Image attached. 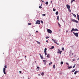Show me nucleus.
I'll return each instance as SVG.
<instances>
[{"label": "nucleus", "instance_id": "1", "mask_svg": "<svg viewBox=\"0 0 79 79\" xmlns=\"http://www.w3.org/2000/svg\"><path fill=\"white\" fill-rule=\"evenodd\" d=\"M6 65L5 66V68H3V72L4 74H6V72H5V70H6V69L5 68H7V67H6Z\"/></svg>", "mask_w": 79, "mask_h": 79}, {"label": "nucleus", "instance_id": "2", "mask_svg": "<svg viewBox=\"0 0 79 79\" xmlns=\"http://www.w3.org/2000/svg\"><path fill=\"white\" fill-rule=\"evenodd\" d=\"M71 21H73V22H75V23H79L78 21L73 19H71Z\"/></svg>", "mask_w": 79, "mask_h": 79}, {"label": "nucleus", "instance_id": "3", "mask_svg": "<svg viewBox=\"0 0 79 79\" xmlns=\"http://www.w3.org/2000/svg\"><path fill=\"white\" fill-rule=\"evenodd\" d=\"M78 31V30L76 28L75 29H74V28H72V30L71 31V32H73V31Z\"/></svg>", "mask_w": 79, "mask_h": 79}, {"label": "nucleus", "instance_id": "4", "mask_svg": "<svg viewBox=\"0 0 79 79\" xmlns=\"http://www.w3.org/2000/svg\"><path fill=\"white\" fill-rule=\"evenodd\" d=\"M47 31L48 32V33H49V34H52V30H50V29H47Z\"/></svg>", "mask_w": 79, "mask_h": 79}, {"label": "nucleus", "instance_id": "5", "mask_svg": "<svg viewBox=\"0 0 79 79\" xmlns=\"http://www.w3.org/2000/svg\"><path fill=\"white\" fill-rule=\"evenodd\" d=\"M73 34L76 36V37H78V35H79V34L78 33H75L74 32H73Z\"/></svg>", "mask_w": 79, "mask_h": 79}, {"label": "nucleus", "instance_id": "6", "mask_svg": "<svg viewBox=\"0 0 79 79\" xmlns=\"http://www.w3.org/2000/svg\"><path fill=\"white\" fill-rule=\"evenodd\" d=\"M40 20H37L36 22V24H40Z\"/></svg>", "mask_w": 79, "mask_h": 79}, {"label": "nucleus", "instance_id": "7", "mask_svg": "<svg viewBox=\"0 0 79 79\" xmlns=\"http://www.w3.org/2000/svg\"><path fill=\"white\" fill-rule=\"evenodd\" d=\"M66 6L67 8H68V9H70V6L69 5H66Z\"/></svg>", "mask_w": 79, "mask_h": 79}, {"label": "nucleus", "instance_id": "8", "mask_svg": "<svg viewBox=\"0 0 79 79\" xmlns=\"http://www.w3.org/2000/svg\"><path fill=\"white\" fill-rule=\"evenodd\" d=\"M77 18L78 20V21H79V15H78V14H77Z\"/></svg>", "mask_w": 79, "mask_h": 79}, {"label": "nucleus", "instance_id": "9", "mask_svg": "<svg viewBox=\"0 0 79 79\" xmlns=\"http://www.w3.org/2000/svg\"><path fill=\"white\" fill-rule=\"evenodd\" d=\"M43 62L44 63V64H46V63H47V61L45 60H43Z\"/></svg>", "mask_w": 79, "mask_h": 79}, {"label": "nucleus", "instance_id": "10", "mask_svg": "<svg viewBox=\"0 0 79 79\" xmlns=\"http://www.w3.org/2000/svg\"><path fill=\"white\" fill-rule=\"evenodd\" d=\"M39 55H40L41 59H43V58H44V57H43V56H42V55H41V54H39Z\"/></svg>", "mask_w": 79, "mask_h": 79}, {"label": "nucleus", "instance_id": "11", "mask_svg": "<svg viewBox=\"0 0 79 79\" xmlns=\"http://www.w3.org/2000/svg\"><path fill=\"white\" fill-rule=\"evenodd\" d=\"M62 52V51H60L59 52H57V53H60V54H61V52Z\"/></svg>", "mask_w": 79, "mask_h": 79}, {"label": "nucleus", "instance_id": "12", "mask_svg": "<svg viewBox=\"0 0 79 79\" xmlns=\"http://www.w3.org/2000/svg\"><path fill=\"white\" fill-rule=\"evenodd\" d=\"M47 58H50V54H49L47 55Z\"/></svg>", "mask_w": 79, "mask_h": 79}, {"label": "nucleus", "instance_id": "13", "mask_svg": "<svg viewBox=\"0 0 79 79\" xmlns=\"http://www.w3.org/2000/svg\"><path fill=\"white\" fill-rule=\"evenodd\" d=\"M52 40L54 42V43H55L56 44H57V42H56V41H55L53 40V39H52Z\"/></svg>", "mask_w": 79, "mask_h": 79}, {"label": "nucleus", "instance_id": "14", "mask_svg": "<svg viewBox=\"0 0 79 79\" xmlns=\"http://www.w3.org/2000/svg\"><path fill=\"white\" fill-rule=\"evenodd\" d=\"M77 73H78V71H76L75 72L74 74L76 75V74H77Z\"/></svg>", "mask_w": 79, "mask_h": 79}, {"label": "nucleus", "instance_id": "15", "mask_svg": "<svg viewBox=\"0 0 79 79\" xmlns=\"http://www.w3.org/2000/svg\"><path fill=\"white\" fill-rule=\"evenodd\" d=\"M56 15H58V11H57L56 12Z\"/></svg>", "mask_w": 79, "mask_h": 79}, {"label": "nucleus", "instance_id": "16", "mask_svg": "<svg viewBox=\"0 0 79 79\" xmlns=\"http://www.w3.org/2000/svg\"><path fill=\"white\" fill-rule=\"evenodd\" d=\"M38 44L39 45H40V42L36 41Z\"/></svg>", "mask_w": 79, "mask_h": 79}, {"label": "nucleus", "instance_id": "17", "mask_svg": "<svg viewBox=\"0 0 79 79\" xmlns=\"http://www.w3.org/2000/svg\"><path fill=\"white\" fill-rule=\"evenodd\" d=\"M75 0H72L71 2V3L72 4L73 2H74Z\"/></svg>", "mask_w": 79, "mask_h": 79}, {"label": "nucleus", "instance_id": "18", "mask_svg": "<svg viewBox=\"0 0 79 79\" xmlns=\"http://www.w3.org/2000/svg\"><path fill=\"white\" fill-rule=\"evenodd\" d=\"M45 74H44V72H43L41 73V75L42 76H44Z\"/></svg>", "mask_w": 79, "mask_h": 79}, {"label": "nucleus", "instance_id": "19", "mask_svg": "<svg viewBox=\"0 0 79 79\" xmlns=\"http://www.w3.org/2000/svg\"><path fill=\"white\" fill-rule=\"evenodd\" d=\"M73 16L75 17V18H76V15L75 14H74L73 13Z\"/></svg>", "mask_w": 79, "mask_h": 79}, {"label": "nucleus", "instance_id": "20", "mask_svg": "<svg viewBox=\"0 0 79 79\" xmlns=\"http://www.w3.org/2000/svg\"><path fill=\"white\" fill-rule=\"evenodd\" d=\"M57 18L58 21H59V16H57Z\"/></svg>", "mask_w": 79, "mask_h": 79}, {"label": "nucleus", "instance_id": "21", "mask_svg": "<svg viewBox=\"0 0 79 79\" xmlns=\"http://www.w3.org/2000/svg\"><path fill=\"white\" fill-rule=\"evenodd\" d=\"M76 71V70H75V69H73V70L72 71V73H73V72H74V71Z\"/></svg>", "mask_w": 79, "mask_h": 79}, {"label": "nucleus", "instance_id": "22", "mask_svg": "<svg viewBox=\"0 0 79 79\" xmlns=\"http://www.w3.org/2000/svg\"><path fill=\"white\" fill-rule=\"evenodd\" d=\"M46 5H48V2H46L45 3Z\"/></svg>", "mask_w": 79, "mask_h": 79}, {"label": "nucleus", "instance_id": "23", "mask_svg": "<svg viewBox=\"0 0 79 79\" xmlns=\"http://www.w3.org/2000/svg\"><path fill=\"white\" fill-rule=\"evenodd\" d=\"M72 66H71L70 67H69L68 69H71V68H72Z\"/></svg>", "mask_w": 79, "mask_h": 79}, {"label": "nucleus", "instance_id": "24", "mask_svg": "<svg viewBox=\"0 0 79 79\" xmlns=\"http://www.w3.org/2000/svg\"><path fill=\"white\" fill-rule=\"evenodd\" d=\"M47 51V48H45L44 49V52H46Z\"/></svg>", "mask_w": 79, "mask_h": 79}, {"label": "nucleus", "instance_id": "25", "mask_svg": "<svg viewBox=\"0 0 79 79\" xmlns=\"http://www.w3.org/2000/svg\"><path fill=\"white\" fill-rule=\"evenodd\" d=\"M52 64V62H51L49 64V66H50V65H51V64Z\"/></svg>", "mask_w": 79, "mask_h": 79}, {"label": "nucleus", "instance_id": "26", "mask_svg": "<svg viewBox=\"0 0 79 79\" xmlns=\"http://www.w3.org/2000/svg\"><path fill=\"white\" fill-rule=\"evenodd\" d=\"M42 8L41 6H39V8H40V9H41Z\"/></svg>", "mask_w": 79, "mask_h": 79}, {"label": "nucleus", "instance_id": "27", "mask_svg": "<svg viewBox=\"0 0 79 79\" xmlns=\"http://www.w3.org/2000/svg\"><path fill=\"white\" fill-rule=\"evenodd\" d=\"M37 68L38 69H40V67L39 66H37Z\"/></svg>", "mask_w": 79, "mask_h": 79}, {"label": "nucleus", "instance_id": "28", "mask_svg": "<svg viewBox=\"0 0 79 79\" xmlns=\"http://www.w3.org/2000/svg\"><path fill=\"white\" fill-rule=\"evenodd\" d=\"M53 10L54 11H56V9H55V8H53Z\"/></svg>", "mask_w": 79, "mask_h": 79}, {"label": "nucleus", "instance_id": "29", "mask_svg": "<svg viewBox=\"0 0 79 79\" xmlns=\"http://www.w3.org/2000/svg\"><path fill=\"white\" fill-rule=\"evenodd\" d=\"M62 50H63V51L64 50V47H62Z\"/></svg>", "mask_w": 79, "mask_h": 79}, {"label": "nucleus", "instance_id": "30", "mask_svg": "<svg viewBox=\"0 0 79 79\" xmlns=\"http://www.w3.org/2000/svg\"><path fill=\"white\" fill-rule=\"evenodd\" d=\"M54 48H55V47L54 46H52L51 47V49H53Z\"/></svg>", "mask_w": 79, "mask_h": 79}, {"label": "nucleus", "instance_id": "31", "mask_svg": "<svg viewBox=\"0 0 79 79\" xmlns=\"http://www.w3.org/2000/svg\"><path fill=\"white\" fill-rule=\"evenodd\" d=\"M60 64H63V62L61 61V62H60Z\"/></svg>", "mask_w": 79, "mask_h": 79}, {"label": "nucleus", "instance_id": "32", "mask_svg": "<svg viewBox=\"0 0 79 79\" xmlns=\"http://www.w3.org/2000/svg\"><path fill=\"white\" fill-rule=\"evenodd\" d=\"M53 68H54L55 69V65H53Z\"/></svg>", "mask_w": 79, "mask_h": 79}, {"label": "nucleus", "instance_id": "33", "mask_svg": "<svg viewBox=\"0 0 79 79\" xmlns=\"http://www.w3.org/2000/svg\"><path fill=\"white\" fill-rule=\"evenodd\" d=\"M69 10V12H71V10H70V9H68Z\"/></svg>", "mask_w": 79, "mask_h": 79}, {"label": "nucleus", "instance_id": "34", "mask_svg": "<svg viewBox=\"0 0 79 79\" xmlns=\"http://www.w3.org/2000/svg\"><path fill=\"white\" fill-rule=\"evenodd\" d=\"M31 24H32V23H28V25H31Z\"/></svg>", "mask_w": 79, "mask_h": 79}, {"label": "nucleus", "instance_id": "35", "mask_svg": "<svg viewBox=\"0 0 79 79\" xmlns=\"http://www.w3.org/2000/svg\"><path fill=\"white\" fill-rule=\"evenodd\" d=\"M45 55H47V52H44Z\"/></svg>", "mask_w": 79, "mask_h": 79}, {"label": "nucleus", "instance_id": "36", "mask_svg": "<svg viewBox=\"0 0 79 79\" xmlns=\"http://www.w3.org/2000/svg\"><path fill=\"white\" fill-rule=\"evenodd\" d=\"M75 66H76V64H75L74 66L73 67V68H75Z\"/></svg>", "mask_w": 79, "mask_h": 79}, {"label": "nucleus", "instance_id": "37", "mask_svg": "<svg viewBox=\"0 0 79 79\" xmlns=\"http://www.w3.org/2000/svg\"><path fill=\"white\" fill-rule=\"evenodd\" d=\"M41 23H42V24H43L44 23V22L42 21H41Z\"/></svg>", "mask_w": 79, "mask_h": 79}, {"label": "nucleus", "instance_id": "38", "mask_svg": "<svg viewBox=\"0 0 79 79\" xmlns=\"http://www.w3.org/2000/svg\"><path fill=\"white\" fill-rule=\"evenodd\" d=\"M48 38H49V37H48V36L46 37V39H48Z\"/></svg>", "mask_w": 79, "mask_h": 79}, {"label": "nucleus", "instance_id": "39", "mask_svg": "<svg viewBox=\"0 0 79 79\" xmlns=\"http://www.w3.org/2000/svg\"><path fill=\"white\" fill-rule=\"evenodd\" d=\"M58 25H59V27H60L61 25H60V23H58Z\"/></svg>", "mask_w": 79, "mask_h": 79}, {"label": "nucleus", "instance_id": "40", "mask_svg": "<svg viewBox=\"0 0 79 79\" xmlns=\"http://www.w3.org/2000/svg\"><path fill=\"white\" fill-rule=\"evenodd\" d=\"M66 64H67V65H69V64H68V63H66Z\"/></svg>", "mask_w": 79, "mask_h": 79}, {"label": "nucleus", "instance_id": "41", "mask_svg": "<svg viewBox=\"0 0 79 79\" xmlns=\"http://www.w3.org/2000/svg\"><path fill=\"white\" fill-rule=\"evenodd\" d=\"M60 49H58V52H60Z\"/></svg>", "mask_w": 79, "mask_h": 79}, {"label": "nucleus", "instance_id": "42", "mask_svg": "<svg viewBox=\"0 0 79 79\" xmlns=\"http://www.w3.org/2000/svg\"><path fill=\"white\" fill-rule=\"evenodd\" d=\"M22 73V71H19V73Z\"/></svg>", "mask_w": 79, "mask_h": 79}, {"label": "nucleus", "instance_id": "43", "mask_svg": "<svg viewBox=\"0 0 79 79\" xmlns=\"http://www.w3.org/2000/svg\"><path fill=\"white\" fill-rule=\"evenodd\" d=\"M41 2H43V3H44V1H42V0H41Z\"/></svg>", "mask_w": 79, "mask_h": 79}, {"label": "nucleus", "instance_id": "44", "mask_svg": "<svg viewBox=\"0 0 79 79\" xmlns=\"http://www.w3.org/2000/svg\"><path fill=\"white\" fill-rule=\"evenodd\" d=\"M46 42L48 43V40H46Z\"/></svg>", "mask_w": 79, "mask_h": 79}, {"label": "nucleus", "instance_id": "45", "mask_svg": "<svg viewBox=\"0 0 79 79\" xmlns=\"http://www.w3.org/2000/svg\"><path fill=\"white\" fill-rule=\"evenodd\" d=\"M45 15H46L45 14H43V16H45Z\"/></svg>", "mask_w": 79, "mask_h": 79}, {"label": "nucleus", "instance_id": "46", "mask_svg": "<svg viewBox=\"0 0 79 79\" xmlns=\"http://www.w3.org/2000/svg\"><path fill=\"white\" fill-rule=\"evenodd\" d=\"M51 3H52V1H51Z\"/></svg>", "mask_w": 79, "mask_h": 79}, {"label": "nucleus", "instance_id": "47", "mask_svg": "<svg viewBox=\"0 0 79 79\" xmlns=\"http://www.w3.org/2000/svg\"><path fill=\"white\" fill-rule=\"evenodd\" d=\"M56 44H57V45H59V44H58V43H56Z\"/></svg>", "mask_w": 79, "mask_h": 79}, {"label": "nucleus", "instance_id": "48", "mask_svg": "<svg viewBox=\"0 0 79 79\" xmlns=\"http://www.w3.org/2000/svg\"><path fill=\"white\" fill-rule=\"evenodd\" d=\"M73 54H74V53H73L72 54V55H73Z\"/></svg>", "mask_w": 79, "mask_h": 79}, {"label": "nucleus", "instance_id": "49", "mask_svg": "<svg viewBox=\"0 0 79 79\" xmlns=\"http://www.w3.org/2000/svg\"><path fill=\"white\" fill-rule=\"evenodd\" d=\"M73 61H74V59L73 60Z\"/></svg>", "mask_w": 79, "mask_h": 79}, {"label": "nucleus", "instance_id": "50", "mask_svg": "<svg viewBox=\"0 0 79 79\" xmlns=\"http://www.w3.org/2000/svg\"><path fill=\"white\" fill-rule=\"evenodd\" d=\"M25 58H26V56H25Z\"/></svg>", "mask_w": 79, "mask_h": 79}, {"label": "nucleus", "instance_id": "51", "mask_svg": "<svg viewBox=\"0 0 79 79\" xmlns=\"http://www.w3.org/2000/svg\"><path fill=\"white\" fill-rule=\"evenodd\" d=\"M28 79H30V78H29V77H28Z\"/></svg>", "mask_w": 79, "mask_h": 79}, {"label": "nucleus", "instance_id": "52", "mask_svg": "<svg viewBox=\"0 0 79 79\" xmlns=\"http://www.w3.org/2000/svg\"><path fill=\"white\" fill-rule=\"evenodd\" d=\"M36 32H38V31H36Z\"/></svg>", "mask_w": 79, "mask_h": 79}, {"label": "nucleus", "instance_id": "53", "mask_svg": "<svg viewBox=\"0 0 79 79\" xmlns=\"http://www.w3.org/2000/svg\"><path fill=\"white\" fill-rule=\"evenodd\" d=\"M41 6H42V4H41Z\"/></svg>", "mask_w": 79, "mask_h": 79}, {"label": "nucleus", "instance_id": "54", "mask_svg": "<svg viewBox=\"0 0 79 79\" xmlns=\"http://www.w3.org/2000/svg\"><path fill=\"white\" fill-rule=\"evenodd\" d=\"M38 75H39V76H40V74H39Z\"/></svg>", "mask_w": 79, "mask_h": 79}, {"label": "nucleus", "instance_id": "55", "mask_svg": "<svg viewBox=\"0 0 79 79\" xmlns=\"http://www.w3.org/2000/svg\"><path fill=\"white\" fill-rule=\"evenodd\" d=\"M66 32H68V31H66Z\"/></svg>", "mask_w": 79, "mask_h": 79}, {"label": "nucleus", "instance_id": "56", "mask_svg": "<svg viewBox=\"0 0 79 79\" xmlns=\"http://www.w3.org/2000/svg\"><path fill=\"white\" fill-rule=\"evenodd\" d=\"M36 61H35V63H36Z\"/></svg>", "mask_w": 79, "mask_h": 79}, {"label": "nucleus", "instance_id": "57", "mask_svg": "<svg viewBox=\"0 0 79 79\" xmlns=\"http://www.w3.org/2000/svg\"><path fill=\"white\" fill-rule=\"evenodd\" d=\"M73 78H72L71 79H73Z\"/></svg>", "mask_w": 79, "mask_h": 79}, {"label": "nucleus", "instance_id": "58", "mask_svg": "<svg viewBox=\"0 0 79 79\" xmlns=\"http://www.w3.org/2000/svg\"><path fill=\"white\" fill-rule=\"evenodd\" d=\"M79 1V0H78Z\"/></svg>", "mask_w": 79, "mask_h": 79}]
</instances>
